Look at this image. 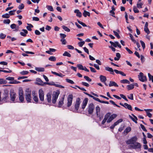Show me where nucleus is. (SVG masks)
Masks as SVG:
<instances>
[{
  "mask_svg": "<svg viewBox=\"0 0 153 153\" xmlns=\"http://www.w3.org/2000/svg\"><path fill=\"white\" fill-rule=\"evenodd\" d=\"M96 110L97 115H98V113L100 112V108L98 106L96 107Z\"/></svg>",
  "mask_w": 153,
  "mask_h": 153,
  "instance_id": "51",
  "label": "nucleus"
},
{
  "mask_svg": "<svg viewBox=\"0 0 153 153\" xmlns=\"http://www.w3.org/2000/svg\"><path fill=\"white\" fill-rule=\"evenodd\" d=\"M133 145H131L130 146V148H131L133 149H140L141 147L140 144L138 142H135Z\"/></svg>",
  "mask_w": 153,
  "mask_h": 153,
  "instance_id": "8",
  "label": "nucleus"
},
{
  "mask_svg": "<svg viewBox=\"0 0 153 153\" xmlns=\"http://www.w3.org/2000/svg\"><path fill=\"white\" fill-rule=\"evenodd\" d=\"M61 41L62 42V44L63 45H65L66 43V41L64 39H61Z\"/></svg>",
  "mask_w": 153,
  "mask_h": 153,
  "instance_id": "62",
  "label": "nucleus"
},
{
  "mask_svg": "<svg viewBox=\"0 0 153 153\" xmlns=\"http://www.w3.org/2000/svg\"><path fill=\"white\" fill-rule=\"evenodd\" d=\"M108 85L109 87L114 86L115 87H118V85L114 81H110L108 84Z\"/></svg>",
  "mask_w": 153,
  "mask_h": 153,
  "instance_id": "16",
  "label": "nucleus"
},
{
  "mask_svg": "<svg viewBox=\"0 0 153 153\" xmlns=\"http://www.w3.org/2000/svg\"><path fill=\"white\" fill-rule=\"evenodd\" d=\"M59 94V93L57 92H55L53 94L52 100V102L53 103L55 104L56 103Z\"/></svg>",
  "mask_w": 153,
  "mask_h": 153,
  "instance_id": "7",
  "label": "nucleus"
},
{
  "mask_svg": "<svg viewBox=\"0 0 153 153\" xmlns=\"http://www.w3.org/2000/svg\"><path fill=\"white\" fill-rule=\"evenodd\" d=\"M2 17L3 18L7 19L10 17V16L9 14L7 13L3 15Z\"/></svg>",
  "mask_w": 153,
  "mask_h": 153,
  "instance_id": "34",
  "label": "nucleus"
},
{
  "mask_svg": "<svg viewBox=\"0 0 153 153\" xmlns=\"http://www.w3.org/2000/svg\"><path fill=\"white\" fill-rule=\"evenodd\" d=\"M113 32L115 36H116L118 39L120 38V36L117 32L114 30Z\"/></svg>",
  "mask_w": 153,
  "mask_h": 153,
  "instance_id": "40",
  "label": "nucleus"
},
{
  "mask_svg": "<svg viewBox=\"0 0 153 153\" xmlns=\"http://www.w3.org/2000/svg\"><path fill=\"white\" fill-rule=\"evenodd\" d=\"M22 31H24V33H25L24 32H21L20 33V34L22 36H26V34L27 33H28L27 31V30H25V29H22Z\"/></svg>",
  "mask_w": 153,
  "mask_h": 153,
  "instance_id": "28",
  "label": "nucleus"
},
{
  "mask_svg": "<svg viewBox=\"0 0 153 153\" xmlns=\"http://www.w3.org/2000/svg\"><path fill=\"white\" fill-rule=\"evenodd\" d=\"M83 15L85 17H86L87 16H90V13L85 10L84 11V12L83 13Z\"/></svg>",
  "mask_w": 153,
  "mask_h": 153,
  "instance_id": "27",
  "label": "nucleus"
},
{
  "mask_svg": "<svg viewBox=\"0 0 153 153\" xmlns=\"http://www.w3.org/2000/svg\"><path fill=\"white\" fill-rule=\"evenodd\" d=\"M88 100L87 98H85L83 100L82 106V109H83L85 108L87 104Z\"/></svg>",
  "mask_w": 153,
  "mask_h": 153,
  "instance_id": "15",
  "label": "nucleus"
},
{
  "mask_svg": "<svg viewBox=\"0 0 153 153\" xmlns=\"http://www.w3.org/2000/svg\"><path fill=\"white\" fill-rule=\"evenodd\" d=\"M120 82L122 83H128L130 84V82L127 79H124L121 80L120 81Z\"/></svg>",
  "mask_w": 153,
  "mask_h": 153,
  "instance_id": "31",
  "label": "nucleus"
},
{
  "mask_svg": "<svg viewBox=\"0 0 153 153\" xmlns=\"http://www.w3.org/2000/svg\"><path fill=\"white\" fill-rule=\"evenodd\" d=\"M39 97L40 100L41 101L44 100V93L42 89H40L39 91Z\"/></svg>",
  "mask_w": 153,
  "mask_h": 153,
  "instance_id": "10",
  "label": "nucleus"
},
{
  "mask_svg": "<svg viewBox=\"0 0 153 153\" xmlns=\"http://www.w3.org/2000/svg\"><path fill=\"white\" fill-rule=\"evenodd\" d=\"M29 72L27 71H23L20 72V74L22 75H25L27 74Z\"/></svg>",
  "mask_w": 153,
  "mask_h": 153,
  "instance_id": "48",
  "label": "nucleus"
},
{
  "mask_svg": "<svg viewBox=\"0 0 153 153\" xmlns=\"http://www.w3.org/2000/svg\"><path fill=\"white\" fill-rule=\"evenodd\" d=\"M63 55L64 56H67L69 57H71V54L67 51H65L63 54Z\"/></svg>",
  "mask_w": 153,
  "mask_h": 153,
  "instance_id": "33",
  "label": "nucleus"
},
{
  "mask_svg": "<svg viewBox=\"0 0 153 153\" xmlns=\"http://www.w3.org/2000/svg\"><path fill=\"white\" fill-rule=\"evenodd\" d=\"M130 96H128L127 97L128 98L131 100H134L133 99V94H130Z\"/></svg>",
  "mask_w": 153,
  "mask_h": 153,
  "instance_id": "60",
  "label": "nucleus"
},
{
  "mask_svg": "<svg viewBox=\"0 0 153 153\" xmlns=\"http://www.w3.org/2000/svg\"><path fill=\"white\" fill-rule=\"evenodd\" d=\"M25 98L27 102H31V91H26L25 94Z\"/></svg>",
  "mask_w": 153,
  "mask_h": 153,
  "instance_id": "1",
  "label": "nucleus"
},
{
  "mask_svg": "<svg viewBox=\"0 0 153 153\" xmlns=\"http://www.w3.org/2000/svg\"><path fill=\"white\" fill-rule=\"evenodd\" d=\"M65 95H64L63 97H61L60 99L59 102L58 106V107L59 108L61 107L62 105L64 103V100Z\"/></svg>",
  "mask_w": 153,
  "mask_h": 153,
  "instance_id": "14",
  "label": "nucleus"
},
{
  "mask_svg": "<svg viewBox=\"0 0 153 153\" xmlns=\"http://www.w3.org/2000/svg\"><path fill=\"white\" fill-rule=\"evenodd\" d=\"M116 56L117 57H115L114 58V60L115 61L119 60L121 57V55L119 53H117L116 54Z\"/></svg>",
  "mask_w": 153,
  "mask_h": 153,
  "instance_id": "25",
  "label": "nucleus"
},
{
  "mask_svg": "<svg viewBox=\"0 0 153 153\" xmlns=\"http://www.w3.org/2000/svg\"><path fill=\"white\" fill-rule=\"evenodd\" d=\"M143 73L140 72L139 74V75L138 76L139 80L142 82H144L145 81V80H144L143 79Z\"/></svg>",
  "mask_w": 153,
  "mask_h": 153,
  "instance_id": "18",
  "label": "nucleus"
},
{
  "mask_svg": "<svg viewBox=\"0 0 153 153\" xmlns=\"http://www.w3.org/2000/svg\"><path fill=\"white\" fill-rule=\"evenodd\" d=\"M95 100L98 101L100 102L105 103V101L100 100L99 98L97 97H94V99Z\"/></svg>",
  "mask_w": 153,
  "mask_h": 153,
  "instance_id": "37",
  "label": "nucleus"
},
{
  "mask_svg": "<svg viewBox=\"0 0 153 153\" xmlns=\"http://www.w3.org/2000/svg\"><path fill=\"white\" fill-rule=\"evenodd\" d=\"M85 42L84 41H82L79 42L78 43V45L80 47H82V46L84 44Z\"/></svg>",
  "mask_w": 153,
  "mask_h": 153,
  "instance_id": "45",
  "label": "nucleus"
},
{
  "mask_svg": "<svg viewBox=\"0 0 153 153\" xmlns=\"http://www.w3.org/2000/svg\"><path fill=\"white\" fill-rule=\"evenodd\" d=\"M6 36V35L1 33L0 34V38L2 39H4Z\"/></svg>",
  "mask_w": 153,
  "mask_h": 153,
  "instance_id": "46",
  "label": "nucleus"
},
{
  "mask_svg": "<svg viewBox=\"0 0 153 153\" xmlns=\"http://www.w3.org/2000/svg\"><path fill=\"white\" fill-rule=\"evenodd\" d=\"M133 10L134 13H138L139 12V10L136 8L135 6L134 7Z\"/></svg>",
  "mask_w": 153,
  "mask_h": 153,
  "instance_id": "56",
  "label": "nucleus"
},
{
  "mask_svg": "<svg viewBox=\"0 0 153 153\" xmlns=\"http://www.w3.org/2000/svg\"><path fill=\"white\" fill-rule=\"evenodd\" d=\"M81 101L80 99L79 98H77L76 99V100L74 105V108L75 110L73 111L74 112H76L75 111H77L79 108L80 105L81 103Z\"/></svg>",
  "mask_w": 153,
  "mask_h": 153,
  "instance_id": "3",
  "label": "nucleus"
},
{
  "mask_svg": "<svg viewBox=\"0 0 153 153\" xmlns=\"http://www.w3.org/2000/svg\"><path fill=\"white\" fill-rule=\"evenodd\" d=\"M120 97H121L123 98L125 100H126V101H128V99L126 98V96L125 95H124L123 94H120Z\"/></svg>",
  "mask_w": 153,
  "mask_h": 153,
  "instance_id": "55",
  "label": "nucleus"
},
{
  "mask_svg": "<svg viewBox=\"0 0 153 153\" xmlns=\"http://www.w3.org/2000/svg\"><path fill=\"white\" fill-rule=\"evenodd\" d=\"M82 84L83 85L86 86V87H88L89 86V85L88 83L85 82H82Z\"/></svg>",
  "mask_w": 153,
  "mask_h": 153,
  "instance_id": "64",
  "label": "nucleus"
},
{
  "mask_svg": "<svg viewBox=\"0 0 153 153\" xmlns=\"http://www.w3.org/2000/svg\"><path fill=\"white\" fill-rule=\"evenodd\" d=\"M73 98V95L72 94H70L68 96L67 98V106L68 107H69L71 105Z\"/></svg>",
  "mask_w": 153,
  "mask_h": 153,
  "instance_id": "4",
  "label": "nucleus"
},
{
  "mask_svg": "<svg viewBox=\"0 0 153 153\" xmlns=\"http://www.w3.org/2000/svg\"><path fill=\"white\" fill-rule=\"evenodd\" d=\"M25 52L26 53H22V55L24 56H28V55H27V54H34V52L31 51H25Z\"/></svg>",
  "mask_w": 153,
  "mask_h": 153,
  "instance_id": "23",
  "label": "nucleus"
},
{
  "mask_svg": "<svg viewBox=\"0 0 153 153\" xmlns=\"http://www.w3.org/2000/svg\"><path fill=\"white\" fill-rule=\"evenodd\" d=\"M19 100L22 102H24V98L23 96V91L22 90H20L19 93Z\"/></svg>",
  "mask_w": 153,
  "mask_h": 153,
  "instance_id": "5",
  "label": "nucleus"
},
{
  "mask_svg": "<svg viewBox=\"0 0 153 153\" xmlns=\"http://www.w3.org/2000/svg\"><path fill=\"white\" fill-rule=\"evenodd\" d=\"M51 96L49 93H48L47 94V100L48 102L50 103L51 101Z\"/></svg>",
  "mask_w": 153,
  "mask_h": 153,
  "instance_id": "22",
  "label": "nucleus"
},
{
  "mask_svg": "<svg viewBox=\"0 0 153 153\" xmlns=\"http://www.w3.org/2000/svg\"><path fill=\"white\" fill-rule=\"evenodd\" d=\"M74 12L76 13V16L79 18L81 17L82 16L81 13L78 9H76L74 11Z\"/></svg>",
  "mask_w": 153,
  "mask_h": 153,
  "instance_id": "19",
  "label": "nucleus"
},
{
  "mask_svg": "<svg viewBox=\"0 0 153 153\" xmlns=\"http://www.w3.org/2000/svg\"><path fill=\"white\" fill-rule=\"evenodd\" d=\"M84 78L88 82H91L92 80L89 77L87 76H84Z\"/></svg>",
  "mask_w": 153,
  "mask_h": 153,
  "instance_id": "43",
  "label": "nucleus"
},
{
  "mask_svg": "<svg viewBox=\"0 0 153 153\" xmlns=\"http://www.w3.org/2000/svg\"><path fill=\"white\" fill-rule=\"evenodd\" d=\"M114 72L117 74H120L123 76H126V74L123 72L120 71L116 69L114 70Z\"/></svg>",
  "mask_w": 153,
  "mask_h": 153,
  "instance_id": "20",
  "label": "nucleus"
},
{
  "mask_svg": "<svg viewBox=\"0 0 153 153\" xmlns=\"http://www.w3.org/2000/svg\"><path fill=\"white\" fill-rule=\"evenodd\" d=\"M140 126L142 128V129L143 130V131H147V130L146 129V128H145L144 126H143L142 124H140Z\"/></svg>",
  "mask_w": 153,
  "mask_h": 153,
  "instance_id": "54",
  "label": "nucleus"
},
{
  "mask_svg": "<svg viewBox=\"0 0 153 153\" xmlns=\"http://www.w3.org/2000/svg\"><path fill=\"white\" fill-rule=\"evenodd\" d=\"M119 104L120 105L125 107L126 108H127L131 111H132V108L131 105L128 104L126 103H125L124 104H123L121 102H120Z\"/></svg>",
  "mask_w": 153,
  "mask_h": 153,
  "instance_id": "9",
  "label": "nucleus"
},
{
  "mask_svg": "<svg viewBox=\"0 0 153 153\" xmlns=\"http://www.w3.org/2000/svg\"><path fill=\"white\" fill-rule=\"evenodd\" d=\"M36 81L39 82H37V84L38 85H44L47 84L48 85H51L48 82H43L42 80L40 78H37L36 79Z\"/></svg>",
  "mask_w": 153,
  "mask_h": 153,
  "instance_id": "11",
  "label": "nucleus"
},
{
  "mask_svg": "<svg viewBox=\"0 0 153 153\" xmlns=\"http://www.w3.org/2000/svg\"><path fill=\"white\" fill-rule=\"evenodd\" d=\"M77 21L78 22L80 25H82L83 27H87V25L84 23L83 22L80 21L78 20H77Z\"/></svg>",
  "mask_w": 153,
  "mask_h": 153,
  "instance_id": "42",
  "label": "nucleus"
},
{
  "mask_svg": "<svg viewBox=\"0 0 153 153\" xmlns=\"http://www.w3.org/2000/svg\"><path fill=\"white\" fill-rule=\"evenodd\" d=\"M66 80L67 82L71 84H74V83L73 81L68 79H66Z\"/></svg>",
  "mask_w": 153,
  "mask_h": 153,
  "instance_id": "50",
  "label": "nucleus"
},
{
  "mask_svg": "<svg viewBox=\"0 0 153 153\" xmlns=\"http://www.w3.org/2000/svg\"><path fill=\"white\" fill-rule=\"evenodd\" d=\"M62 28L65 31L67 32H69L70 31V29L67 27L66 26L63 25L62 26Z\"/></svg>",
  "mask_w": 153,
  "mask_h": 153,
  "instance_id": "35",
  "label": "nucleus"
},
{
  "mask_svg": "<svg viewBox=\"0 0 153 153\" xmlns=\"http://www.w3.org/2000/svg\"><path fill=\"white\" fill-rule=\"evenodd\" d=\"M116 46H114V47L116 48L117 46H118L119 48H121V46L119 44V42L117 41L115 42Z\"/></svg>",
  "mask_w": 153,
  "mask_h": 153,
  "instance_id": "44",
  "label": "nucleus"
},
{
  "mask_svg": "<svg viewBox=\"0 0 153 153\" xmlns=\"http://www.w3.org/2000/svg\"><path fill=\"white\" fill-rule=\"evenodd\" d=\"M51 73L55 75H56L57 76H60V77H63L65 76L64 75H63L61 73L58 74L55 72H54L53 71H52Z\"/></svg>",
  "mask_w": 153,
  "mask_h": 153,
  "instance_id": "26",
  "label": "nucleus"
},
{
  "mask_svg": "<svg viewBox=\"0 0 153 153\" xmlns=\"http://www.w3.org/2000/svg\"><path fill=\"white\" fill-rule=\"evenodd\" d=\"M148 76L149 77V80L153 79V76H152L150 73L148 74Z\"/></svg>",
  "mask_w": 153,
  "mask_h": 153,
  "instance_id": "63",
  "label": "nucleus"
},
{
  "mask_svg": "<svg viewBox=\"0 0 153 153\" xmlns=\"http://www.w3.org/2000/svg\"><path fill=\"white\" fill-rule=\"evenodd\" d=\"M137 140V137L136 136H134L131 138L130 139L126 140V143L127 145L134 144L135 142H136Z\"/></svg>",
  "mask_w": 153,
  "mask_h": 153,
  "instance_id": "2",
  "label": "nucleus"
},
{
  "mask_svg": "<svg viewBox=\"0 0 153 153\" xmlns=\"http://www.w3.org/2000/svg\"><path fill=\"white\" fill-rule=\"evenodd\" d=\"M47 7L48 9L51 11H54L53 7L50 5H47Z\"/></svg>",
  "mask_w": 153,
  "mask_h": 153,
  "instance_id": "38",
  "label": "nucleus"
},
{
  "mask_svg": "<svg viewBox=\"0 0 153 153\" xmlns=\"http://www.w3.org/2000/svg\"><path fill=\"white\" fill-rule=\"evenodd\" d=\"M14 79V77H9L6 78V80L10 81H13Z\"/></svg>",
  "mask_w": 153,
  "mask_h": 153,
  "instance_id": "59",
  "label": "nucleus"
},
{
  "mask_svg": "<svg viewBox=\"0 0 153 153\" xmlns=\"http://www.w3.org/2000/svg\"><path fill=\"white\" fill-rule=\"evenodd\" d=\"M129 36L131 41L134 42V43H136V41L134 39V37L130 33Z\"/></svg>",
  "mask_w": 153,
  "mask_h": 153,
  "instance_id": "39",
  "label": "nucleus"
},
{
  "mask_svg": "<svg viewBox=\"0 0 153 153\" xmlns=\"http://www.w3.org/2000/svg\"><path fill=\"white\" fill-rule=\"evenodd\" d=\"M10 95L11 100L12 101H14L16 97V94L13 92L11 91Z\"/></svg>",
  "mask_w": 153,
  "mask_h": 153,
  "instance_id": "13",
  "label": "nucleus"
},
{
  "mask_svg": "<svg viewBox=\"0 0 153 153\" xmlns=\"http://www.w3.org/2000/svg\"><path fill=\"white\" fill-rule=\"evenodd\" d=\"M117 117V115L116 114H113L111 115L107 121V122L109 123L111 122L114 119Z\"/></svg>",
  "mask_w": 153,
  "mask_h": 153,
  "instance_id": "12",
  "label": "nucleus"
},
{
  "mask_svg": "<svg viewBox=\"0 0 153 153\" xmlns=\"http://www.w3.org/2000/svg\"><path fill=\"white\" fill-rule=\"evenodd\" d=\"M10 20L9 19H7L4 21L3 22L4 24H9L10 22Z\"/></svg>",
  "mask_w": 153,
  "mask_h": 153,
  "instance_id": "58",
  "label": "nucleus"
},
{
  "mask_svg": "<svg viewBox=\"0 0 153 153\" xmlns=\"http://www.w3.org/2000/svg\"><path fill=\"white\" fill-rule=\"evenodd\" d=\"M33 100L36 102V103H38V102L39 101V99L37 97V96L35 95V94H34L33 95Z\"/></svg>",
  "mask_w": 153,
  "mask_h": 153,
  "instance_id": "29",
  "label": "nucleus"
},
{
  "mask_svg": "<svg viewBox=\"0 0 153 153\" xmlns=\"http://www.w3.org/2000/svg\"><path fill=\"white\" fill-rule=\"evenodd\" d=\"M127 87L128 91L133 89L134 88V85L132 84L128 85Z\"/></svg>",
  "mask_w": 153,
  "mask_h": 153,
  "instance_id": "24",
  "label": "nucleus"
},
{
  "mask_svg": "<svg viewBox=\"0 0 153 153\" xmlns=\"http://www.w3.org/2000/svg\"><path fill=\"white\" fill-rule=\"evenodd\" d=\"M49 60L52 61H56V58L54 56H51L49 58Z\"/></svg>",
  "mask_w": 153,
  "mask_h": 153,
  "instance_id": "41",
  "label": "nucleus"
},
{
  "mask_svg": "<svg viewBox=\"0 0 153 153\" xmlns=\"http://www.w3.org/2000/svg\"><path fill=\"white\" fill-rule=\"evenodd\" d=\"M77 66L78 68L79 69L83 70L84 67H83L82 65L80 64H78L77 65Z\"/></svg>",
  "mask_w": 153,
  "mask_h": 153,
  "instance_id": "36",
  "label": "nucleus"
},
{
  "mask_svg": "<svg viewBox=\"0 0 153 153\" xmlns=\"http://www.w3.org/2000/svg\"><path fill=\"white\" fill-rule=\"evenodd\" d=\"M106 70H107L110 72V74L112 75H114V71L113 69L111 68H110L109 67H106Z\"/></svg>",
  "mask_w": 153,
  "mask_h": 153,
  "instance_id": "17",
  "label": "nucleus"
},
{
  "mask_svg": "<svg viewBox=\"0 0 153 153\" xmlns=\"http://www.w3.org/2000/svg\"><path fill=\"white\" fill-rule=\"evenodd\" d=\"M24 5L23 4H21L18 6V8L20 10H22L24 8Z\"/></svg>",
  "mask_w": 153,
  "mask_h": 153,
  "instance_id": "53",
  "label": "nucleus"
},
{
  "mask_svg": "<svg viewBox=\"0 0 153 153\" xmlns=\"http://www.w3.org/2000/svg\"><path fill=\"white\" fill-rule=\"evenodd\" d=\"M143 5V4L142 3H137V7L139 8H142V6Z\"/></svg>",
  "mask_w": 153,
  "mask_h": 153,
  "instance_id": "57",
  "label": "nucleus"
},
{
  "mask_svg": "<svg viewBox=\"0 0 153 153\" xmlns=\"http://www.w3.org/2000/svg\"><path fill=\"white\" fill-rule=\"evenodd\" d=\"M125 48L126 50L129 53L131 54L133 53V52L130 49H128V48L126 47Z\"/></svg>",
  "mask_w": 153,
  "mask_h": 153,
  "instance_id": "61",
  "label": "nucleus"
},
{
  "mask_svg": "<svg viewBox=\"0 0 153 153\" xmlns=\"http://www.w3.org/2000/svg\"><path fill=\"white\" fill-rule=\"evenodd\" d=\"M94 109V106L93 103H90L88 106V114H92Z\"/></svg>",
  "mask_w": 153,
  "mask_h": 153,
  "instance_id": "6",
  "label": "nucleus"
},
{
  "mask_svg": "<svg viewBox=\"0 0 153 153\" xmlns=\"http://www.w3.org/2000/svg\"><path fill=\"white\" fill-rule=\"evenodd\" d=\"M35 70L36 71L39 72H43L45 70L44 68H43L36 67Z\"/></svg>",
  "mask_w": 153,
  "mask_h": 153,
  "instance_id": "30",
  "label": "nucleus"
},
{
  "mask_svg": "<svg viewBox=\"0 0 153 153\" xmlns=\"http://www.w3.org/2000/svg\"><path fill=\"white\" fill-rule=\"evenodd\" d=\"M144 30L148 34L150 33V32L148 27L144 28Z\"/></svg>",
  "mask_w": 153,
  "mask_h": 153,
  "instance_id": "49",
  "label": "nucleus"
},
{
  "mask_svg": "<svg viewBox=\"0 0 153 153\" xmlns=\"http://www.w3.org/2000/svg\"><path fill=\"white\" fill-rule=\"evenodd\" d=\"M140 42L141 43V45L143 48V49H144L145 48V45L144 42L142 40H140Z\"/></svg>",
  "mask_w": 153,
  "mask_h": 153,
  "instance_id": "52",
  "label": "nucleus"
},
{
  "mask_svg": "<svg viewBox=\"0 0 153 153\" xmlns=\"http://www.w3.org/2000/svg\"><path fill=\"white\" fill-rule=\"evenodd\" d=\"M16 10H12L10 11L9 12V14L10 16V15L12 16V15H14V12H15Z\"/></svg>",
  "mask_w": 153,
  "mask_h": 153,
  "instance_id": "47",
  "label": "nucleus"
},
{
  "mask_svg": "<svg viewBox=\"0 0 153 153\" xmlns=\"http://www.w3.org/2000/svg\"><path fill=\"white\" fill-rule=\"evenodd\" d=\"M100 81L103 82H104V83H105V77L102 76L100 75Z\"/></svg>",
  "mask_w": 153,
  "mask_h": 153,
  "instance_id": "32",
  "label": "nucleus"
},
{
  "mask_svg": "<svg viewBox=\"0 0 153 153\" xmlns=\"http://www.w3.org/2000/svg\"><path fill=\"white\" fill-rule=\"evenodd\" d=\"M131 128L130 126H128L124 130L123 133L124 134L126 133V134H127L128 132L131 131Z\"/></svg>",
  "mask_w": 153,
  "mask_h": 153,
  "instance_id": "21",
  "label": "nucleus"
}]
</instances>
